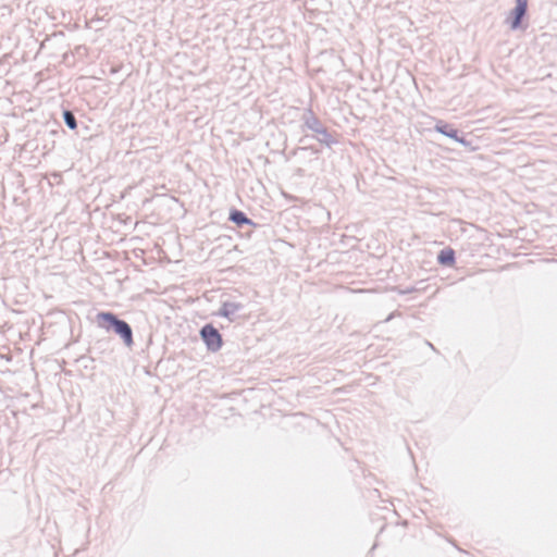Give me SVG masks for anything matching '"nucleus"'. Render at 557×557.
Listing matches in <instances>:
<instances>
[{
  "instance_id": "4",
  "label": "nucleus",
  "mask_w": 557,
  "mask_h": 557,
  "mask_svg": "<svg viewBox=\"0 0 557 557\" xmlns=\"http://www.w3.org/2000/svg\"><path fill=\"white\" fill-rule=\"evenodd\" d=\"M434 129L437 133H440L444 136H447L466 147L470 145V143L463 136H459V132L457 128H455L451 124H448L442 120H438L436 122Z\"/></svg>"
},
{
  "instance_id": "8",
  "label": "nucleus",
  "mask_w": 557,
  "mask_h": 557,
  "mask_svg": "<svg viewBox=\"0 0 557 557\" xmlns=\"http://www.w3.org/2000/svg\"><path fill=\"white\" fill-rule=\"evenodd\" d=\"M455 250L451 248L442 249L437 255V262L441 265L453 267L455 263Z\"/></svg>"
},
{
  "instance_id": "7",
  "label": "nucleus",
  "mask_w": 557,
  "mask_h": 557,
  "mask_svg": "<svg viewBox=\"0 0 557 557\" xmlns=\"http://www.w3.org/2000/svg\"><path fill=\"white\" fill-rule=\"evenodd\" d=\"M228 220L239 227L245 224L253 225V222L246 215V213L237 209L231 210Z\"/></svg>"
},
{
  "instance_id": "6",
  "label": "nucleus",
  "mask_w": 557,
  "mask_h": 557,
  "mask_svg": "<svg viewBox=\"0 0 557 557\" xmlns=\"http://www.w3.org/2000/svg\"><path fill=\"white\" fill-rule=\"evenodd\" d=\"M528 9L525 7H515L507 17L506 23L509 24L512 30L519 29L522 24V20L527 14Z\"/></svg>"
},
{
  "instance_id": "2",
  "label": "nucleus",
  "mask_w": 557,
  "mask_h": 557,
  "mask_svg": "<svg viewBox=\"0 0 557 557\" xmlns=\"http://www.w3.org/2000/svg\"><path fill=\"white\" fill-rule=\"evenodd\" d=\"M304 125L308 129L314 132L317 134V139L321 144L326 146H331L335 143L332 135L329 133L327 128L321 123V121L309 110L304 115Z\"/></svg>"
},
{
  "instance_id": "9",
  "label": "nucleus",
  "mask_w": 557,
  "mask_h": 557,
  "mask_svg": "<svg viewBox=\"0 0 557 557\" xmlns=\"http://www.w3.org/2000/svg\"><path fill=\"white\" fill-rule=\"evenodd\" d=\"M63 121L70 129L74 131L77 128V121L72 111H70V110L63 111Z\"/></svg>"
},
{
  "instance_id": "1",
  "label": "nucleus",
  "mask_w": 557,
  "mask_h": 557,
  "mask_svg": "<svg viewBox=\"0 0 557 557\" xmlns=\"http://www.w3.org/2000/svg\"><path fill=\"white\" fill-rule=\"evenodd\" d=\"M98 326L107 331H113L119 335L126 347L134 345L133 330L131 325L120 319L115 313L110 311H101L97 314Z\"/></svg>"
},
{
  "instance_id": "3",
  "label": "nucleus",
  "mask_w": 557,
  "mask_h": 557,
  "mask_svg": "<svg viewBox=\"0 0 557 557\" xmlns=\"http://www.w3.org/2000/svg\"><path fill=\"white\" fill-rule=\"evenodd\" d=\"M200 337L206 344L208 350L212 352L220 350L223 345L220 332L212 324H205L201 327Z\"/></svg>"
},
{
  "instance_id": "5",
  "label": "nucleus",
  "mask_w": 557,
  "mask_h": 557,
  "mask_svg": "<svg viewBox=\"0 0 557 557\" xmlns=\"http://www.w3.org/2000/svg\"><path fill=\"white\" fill-rule=\"evenodd\" d=\"M243 308L244 306L240 302L224 301L218 311V315L224 317L233 322L236 319V313Z\"/></svg>"
},
{
  "instance_id": "10",
  "label": "nucleus",
  "mask_w": 557,
  "mask_h": 557,
  "mask_svg": "<svg viewBox=\"0 0 557 557\" xmlns=\"http://www.w3.org/2000/svg\"><path fill=\"white\" fill-rule=\"evenodd\" d=\"M517 7H525L528 9V0H516Z\"/></svg>"
}]
</instances>
